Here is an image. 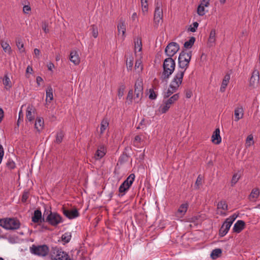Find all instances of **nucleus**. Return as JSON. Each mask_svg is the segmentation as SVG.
Masks as SVG:
<instances>
[{
	"label": "nucleus",
	"instance_id": "obj_31",
	"mask_svg": "<svg viewBox=\"0 0 260 260\" xmlns=\"http://www.w3.org/2000/svg\"><path fill=\"white\" fill-rule=\"evenodd\" d=\"M196 41V38L193 37H191L190 38L189 40L186 42H185L184 44V47L186 49H190L193 46L194 42Z\"/></svg>",
	"mask_w": 260,
	"mask_h": 260
},
{
	"label": "nucleus",
	"instance_id": "obj_59",
	"mask_svg": "<svg viewBox=\"0 0 260 260\" xmlns=\"http://www.w3.org/2000/svg\"><path fill=\"white\" fill-rule=\"evenodd\" d=\"M34 54H35V55L36 57H37L38 58H40V54H41V52H40L39 49H38L37 48H35L34 49Z\"/></svg>",
	"mask_w": 260,
	"mask_h": 260
},
{
	"label": "nucleus",
	"instance_id": "obj_5",
	"mask_svg": "<svg viewBox=\"0 0 260 260\" xmlns=\"http://www.w3.org/2000/svg\"><path fill=\"white\" fill-rule=\"evenodd\" d=\"M30 252L39 256L45 257L47 256L49 252V247L46 245H32L30 247Z\"/></svg>",
	"mask_w": 260,
	"mask_h": 260
},
{
	"label": "nucleus",
	"instance_id": "obj_7",
	"mask_svg": "<svg viewBox=\"0 0 260 260\" xmlns=\"http://www.w3.org/2000/svg\"><path fill=\"white\" fill-rule=\"evenodd\" d=\"M52 251L54 254H56L55 256L51 255V260H71L69 254L65 251L57 247L53 248Z\"/></svg>",
	"mask_w": 260,
	"mask_h": 260
},
{
	"label": "nucleus",
	"instance_id": "obj_17",
	"mask_svg": "<svg viewBox=\"0 0 260 260\" xmlns=\"http://www.w3.org/2000/svg\"><path fill=\"white\" fill-rule=\"evenodd\" d=\"M231 226V225L230 224V223H227L225 221H224L219 230V236L220 237L224 236L229 232Z\"/></svg>",
	"mask_w": 260,
	"mask_h": 260
},
{
	"label": "nucleus",
	"instance_id": "obj_56",
	"mask_svg": "<svg viewBox=\"0 0 260 260\" xmlns=\"http://www.w3.org/2000/svg\"><path fill=\"white\" fill-rule=\"evenodd\" d=\"M200 217L199 215L193 216L188 219V221L190 222H196L198 221Z\"/></svg>",
	"mask_w": 260,
	"mask_h": 260
},
{
	"label": "nucleus",
	"instance_id": "obj_54",
	"mask_svg": "<svg viewBox=\"0 0 260 260\" xmlns=\"http://www.w3.org/2000/svg\"><path fill=\"white\" fill-rule=\"evenodd\" d=\"M133 98V91L132 89H131L128 91V94H127V95L126 97V99L130 101V103H128L129 104H131L132 103Z\"/></svg>",
	"mask_w": 260,
	"mask_h": 260
},
{
	"label": "nucleus",
	"instance_id": "obj_10",
	"mask_svg": "<svg viewBox=\"0 0 260 260\" xmlns=\"http://www.w3.org/2000/svg\"><path fill=\"white\" fill-rule=\"evenodd\" d=\"M180 47L178 44L176 42L170 43L165 48V53L168 57H172L178 51Z\"/></svg>",
	"mask_w": 260,
	"mask_h": 260
},
{
	"label": "nucleus",
	"instance_id": "obj_36",
	"mask_svg": "<svg viewBox=\"0 0 260 260\" xmlns=\"http://www.w3.org/2000/svg\"><path fill=\"white\" fill-rule=\"evenodd\" d=\"M71 234L70 233H66L61 236V240L65 243H69L71 239Z\"/></svg>",
	"mask_w": 260,
	"mask_h": 260
},
{
	"label": "nucleus",
	"instance_id": "obj_3",
	"mask_svg": "<svg viewBox=\"0 0 260 260\" xmlns=\"http://www.w3.org/2000/svg\"><path fill=\"white\" fill-rule=\"evenodd\" d=\"M20 222L16 218L0 219V225L6 230H15L19 229Z\"/></svg>",
	"mask_w": 260,
	"mask_h": 260
},
{
	"label": "nucleus",
	"instance_id": "obj_46",
	"mask_svg": "<svg viewBox=\"0 0 260 260\" xmlns=\"http://www.w3.org/2000/svg\"><path fill=\"white\" fill-rule=\"evenodd\" d=\"M16 45H17L18 48L19 49V50H21V49L23 48L24 45H23V43L22 41L21 38H17L16 40Z\"/></svg>",
	"mask_w": 260,
	"mask_h": 260
},
{
	"label": "nucleus",
	"instance_id": "obj_2",
	"mask_svg": "<svg viewBox=\"0 0 260 260\" xmlns=\"http://www.w3.org/2000/svg\"><path fill=\"white\" fill-rule=\"evenodd\" d=\"M192 56V51L187 52L183 49L178 57V66L181 71H185L189 67V64Z\"/></svg>",
	"mask_w": 260,
	"mask_h": 260
},
{
	"label": "nucleus",
	"instance_id": "obj_49",
	"mask_svg": "<svg viewBox=\"0 0 260 260\" xmlns=\"http://www.w3.org/2000/svg\"><path fill=\"white\" fill-rule=\"evenodd\" d=\"M125 88L124 85L122 84L120 86L118 89V96L119 98H121L124 94V91Z\"/></svg>",
	"mask_w": 260,
	"mask_h": 260
},
{
	"label": "nucleus",
	"instance_id": "obj_58",
	"mask_svg": "<svg viewBox=\"0 0 260 260\" xmlns=\"http://www.w3.org/2000/svg\"><path fill=\"white\" fill-rule=\"evenodd\" d=\"M192 95V92L191 89H186L185 90V96L187 99H189Z\"/></svg>",
	"mask_w": 260,
	"mask_h": 260
},
{
	"label": "nucleus",
	"instance_id": "obj_9",
	"mask_svg": "<svg viewBox=\"0 0 260 260\" xmlns=\"http://www.w3.org/2000/svg\"><path fill=\"white\" fill-rule=\"evenodd\" d=\"M184 73V71L180 70L177 71L170 84L172 87H174V88L178 89L179 86L182 83Z\"/></svg>",
	"mask_w": 260,
	"mask_h": 260
},
{
	"label": "nucleus",
	"instance_id": "obj_22",
	"mask_svg": "<svg viewBox=\"0 0 260 260\" xmlns=\"http://www.w3.org/2000/svg\"><path fill=\"white\" fill-rule=\"evenodd\" d=\"M35 128L37 130L38 132H40L44 127V120L41 117H37L35 124Z\"/></svg>",
	"mask_w": 260,
	"mask_h": 260
},
{
	"label": "nucleus",
	"instance_id": "obj_13",
	"mask_svg": "<svg viewBox=\"0 0 260 260\" xmlns=\"http://www.w3.org/2000/svg\"><path fill=\"white\" fill-rule=\"evenodd\" d=\"M62 211L63 215L70 219L75 218L79 216V213L76 208L68 210L64 207H63L62 208Z\"/></svg>",
	"mask_w": 260,
	"mask_h": 260
},
{
	"label": "nucleus",
	"instance_id": "obj_51",
	"mask_svg": "<svg viewBox=\"0 0 260 260\" xmlns=\"http://www.w3.org/2000/svg\"><path fill=\"white\" fill-rule=\"evenodd\" d=\"M202 177L200 175H199L196 180V183H195V186L196 189H199L200 185L202 184Z\"/></svg>",
	"mask_w": 260,
	"mask_h": 260
},
{
	"label": "nucleus",
	"instance_id": "obj_1",
	"mask_svg": "<svg viewBox=\"0 0 260 260\" xmlns=\"http://www.w3.org/2000/svg\"><path fill=\"white\" fill-rule=\"evenodd\" d=\"M176 67L175 60L171 57L166 58L162 64L163 71L160 79L162 81H167L171 75L174 72Z\"/></svg>",
	"mask_w": 260,
	"mask_h": 260
},
{
	"label": "nucleus",
	"instance_id": "obj_41",
	"mask_svg": "<svg viewBox=\"0 0 260 260\" xmlns=\"http://www.w3.org/2000/svg\"><path fill=\"white\" fill-rule=\"evenodd\" d=\"M91 30H92V35L94 38H96L99 35L98 28L95 25H91Z\"/></svg>",
	"mask_w": 260,
	"mask_h": 260
},
{
	"label": "nucleus",
	"instance_id": "obj_14",
	"mask_svg": "<svg viewBox=\"0 0 260 260\" xmlns=\"http://www.w3.org/2000/svg\"><path fill=\"white\" fill-rule=\"evenodd\" d=\"M107 152V148L104 145H100L98 147L94 154V158L99 160L103 158Z\"/></svg>",
	"mask_w": 260,
	"mask_h": 260
},
{
	"label": "nucleus",
	"instance_id": "obj_62",
	"mask_svg": "<svg viewBox=\"0 0 260 260\" xmlns=\"http://www.w3.org/2000/svg\"><path fill=\"white\" fill-rule=\"evenodd\" d=\"M33 72V70H32V68L31 67H30V66H28L27 68H26V74H28V73H29V74H32Z\"/></svg>",
	"mask_w": 260,
	"mask_h": 260
},
{
	"label": "nucleus",
	"instance_id": "obj_47",
	"mask_svg": "<svg viewBox=\"0 0 260 260\" xmlns=\"http://www.w3.org/2000/svg\"><path fill=\"white\" fill-rule=\"evenodd\" d=\"M6 166L8 169L12 170L16 167L15 163L11 159H9L6 163Z\"/></svg>",
	"mask_w": 260,
	"mask_h": 260
},
{
	"label": "nucleus",
	"instance_id": "obj_27",
	"mask_svg": "<svg viewBox=\"0 0 260 260\" xmlns=\"http://www.w3.org/2000/svg\"><path fill=\"white\" fill-rule=\"evenodd\" d=\"M64 136V134L62 131H59L57 132L56 135V139L54 142L56 144H60L61 143L63 138Z\"/></svg>",
	"mask_w": 260,
	"mask_h": 260
},
{
	"label": "nucleus",
	"instance_id": "obj_44",
	"mask_svg": "<svg viewBox=\"0 0 260 260\" xmlns=\"http://www.w3.org/2000/svg\"><path fill=\"white\" fill-rule=\"evenodd\" d=\"M205 6L200 4L198 7L197 10V13L200 16H203L205 14Z\"/></svg>",
	"mask_w": 260,
	"mask_h": 260
},
{
	"label": "nucleus",
	"instance_id": "obj_4",
	"mask_svg": "<svg viewBox=\"0 0 260 260\" xmlns=\"http://www.w3.org/2000/svg\"><path fill=\"white\" fill-rule=\"evenodd\" d=\"M47 211L48 213L46 215L45 222H48L53 226H56L60 223L63 222L62 217L57 212H52L51 210Z\"/></svg>",
	"mask_w": 260,
	"mask_h": 260
},
{
	"label": "nucleus",
	"instance_id": "obj_60",
	"mask_svg": "<svg viewBox=\"0 0 260 260\" xmlns=\"http://www.w3.org/2000/svg\"><path fill=\"white\" fill-rule=\"evenodd\" d=\"M210 0H203L201 4L207 7L209 5V2Z\"/></svg>",
	"mask_w": 260,
	"mask_h": 260
},
{
	"label": "nucleus",
	"instance_id": "obj_29",
	"mask_svg": "<svg viewBox=\"0 0 260 260\" xmlns=\"http://www.w3.org/2000/svg\"><path fill=\"white\" fill-rule=\"evenodd\" d=\"M48 98L49 99V102H50L53 99V89L51 86H48L46 89V102L48 101Z\"/></svg>",
	"mask_w": 260,
	"mask_h": 260
},
{
	"label": "nucleus",
	"instance_id": "obj_8",
	"mask_svg": "<svg viewBox=\"0 0 260 260\" xmlns=\"http://www.w3.org/2000/svg\"><path fill=\"white\" fill-rule=\"evenodd\" d=\"M161 4L157 2L155 3V8L154 13V26H158L162 20V9L161 8Z\"/></svg>",
	"mask_w": 260,
	"mask_h": 260
},
{
	"label": "nucleus",
	"instance_id": "obj_43",
	"mask_svg": "<svg viewBox=\"0 0 260 260\" xmlns=\"http://www.w3.org/2000/svg\"><path fill=\"white\" fill-rule=\"evenodd\" d=\"M29 196V192L28 190H24L23 192L22 198H21V202L23 203H25L27 199H28Z\"/></svg>",
	"mask_w": 260,
	"mask_h": 260
},
{
	"label": "nucleus",
	"instance_id": "obj_40",
	"mask_svg": "<svg viewBox=\"0 0 260 260\" xmlns=\"http://www.w3.org/2000/svg\"><path fill=\"white\" fill-rule=\"evenodd\" d=\"M259 195V189L257 188L253 189L249 195V197L251 198H257Z\"/></svg>",
	"mask_w": 260,
	"mask_h": 260
},
{
	"label": "nucleus",
	"instance_id": "obj_23",
	"mask_svg": "<svg viewBox=\"0 0 260 260\" xmlns=\"http://www.w3.org/2000/svg\"><path fill=\"white\" fill-rule=\"evenodd\" d=\"M117 29L118 34L121 31L123 38L125 37V34L126 31V26L124 21L120 20L119 23L117 25Z\"/></svg>",
	"mask_w": 260,
	"mask_h": 260
},
{
	"label": "nucleus",
	"instance_id": "obj_34",
	"mask_svg": "<svg viewBox=\"0 0 260 260\" xmlns=\"http://www.w3.org/2000/svg\"><path fill=\"white\" fill-rule=\"evenodd\" d=\"M164 105H161L159 109L161 113H166L170 109L171 105H170L167 101L164 103Z\"/></svg>",
	"mask_w": 260,
	"mask_h": 260
},
{
	"label": "nucleus",
	"instance_id": "obj_42",
	"mask_svg": "<svg viewBox=\"0 0 260 260\" xmlns=\"http://www.w3.org/2000/svg\"><path fill=\"white\" fill-rule=\"evenodd\" d=\"M240 178V175H238V173L234 174L231 181V185L233 186L238 181Z\"/></svg>",
	"mask_w": 260,
	"mask_h": 260
},
{
	"label": "nucleus",
	"instance_id": "obj_20",
	"mask_svg": "<svg viewBox=\"0 0 260 260\" xmlns=\"http://www.w3.org/2000/svg\"><path fill=\"white\" fill-rule=\"evenodd\" d=\"M188 206V205L187 203L181 204L176 212L177 216L181 217L184 215L187 211Z\"/></svg>",
	"mask_w": 260,
	"mask_h": 260
},
{
	"label": "nucleus",
	"instance_id": "obj_63",
	"mask_svg": "<svg viewBox=\"0 0 260 260\" xmlns=\"http://www.w3.org/2000/svg\"><path fill=\"white\" fill-rule=\"evenodd\" d=\"M43 81V79L42 78V77H41L40 76H38L36 78L37 83L38 86L40 85V82H42Z\"/></svg>",
	"mask_w": 260,
	"mask_h": 260
},
{
	"label": "nucleus",
	"instance_id": "obj_55",
	"mask_svg": "<svg viewBox=\"0 0 260 260\" xmlns=\"http://www.w3.org/2000/svg\"><path fill=\"white\" fill-rule=\"evenodd\" d=\"M142 13L145 15L148 11V3H141Z\"/></svg>",
	"mask_w": 260,
	"mask_h": 260
},
{
	"label": "nucleus",
	"instance_id": "obj_50",
	"mask_svg": "<svg viewBox=\"0 0 260 260\" xmlns=\"http://www.w3.org/2000/svg\"><path fill=\"white\" fill-rule=\"evenodd\" d=\"M192 25L193 26H192V25H190V27L188 28V30L194 32L196 31V29L199 26V23L197 22H194L193 23Z\"/></svg>",
	"mask_w": 260,
	"mask_h": 260
},
{
	"label": "nucleus",
	"instance_id": "obj_21",
	"mask_svg": "<svg viewBox=\"0 0 260 260\" xmlns=\"http://www.w3.org/2000/svg\"><path fill=\"white\" fill-rule=\"evenodd\" d=\"M216 41V31L215 29H212L210 31L208 39V44L209 47L212 46Z\"/></svg>",
	"mask_w": 260,
	"mask_h": 260
},
{
	"label": "nucleus",
	"instance_id": "obj_28",
	"mask_svg": "<svg viewBox=\"0 0 260 260\" xmlns=\"http://www.w3.org/2000/svg\"><path fill=\"white\" fill-rule=\"evenodd\" d=\"M178 89L174 88V87H172L171 85H169V87L167 91V92H165L164 94V99H167L170 97L173 93L176 92Z\"/></svg>",
	"mask_w": 260,
	"mask_h": 260
},
{
	"label": "nucleus",
	"instance_id": "obj_45",
	"mask_svg": "<svg viewBox=\"0 0 260 260\" xmlns=\"http://www.w3.org/2000/svg\"><path fill=\"white\" fill-rule=\"evenodd\" d=\"M237 217V215L236 214H234L233 215L231 216L230 217L226 218L225 221L227 223H230V224H231L232 225L233 222L235 221V220L236 219Z\"/></svg>",
	"mask_w": 260,
	"mask_h": 260
},
{
	"label": "nucleus",
	"instance_id": "obj_53",
	"mask_svg": "<svg viewBox=\"0 0 260 260\" xmlns=\"http://www.w3.org/2000/svg\"><path fill=\"white\" fill-rule=\"evenodd\" d=\"M48 24L47 22L44 21L42 22V27L43 30L46 34L48 33L49 31V30L48 28Z\"/></svg>",
	"mask_w": 260,
	"mask_h": 260
},
{
	"label": "nucleus",
	"instance_id": "obj_37",
	"mask_svg": "<svg viewBox=\"0 0 260 260\" xmlns=\"http://www.w3.org/2000/svg\"><path fill=\"white\" fill-rule=\"evenodd\" d=\"M1 46L2 48H3L5 52H9V54H10L12 52L11 48L8 43L7 42H4L3 41H2L1 42Z\"/></svg>",
	"mask_w": 260,
	"mask_h": 260
},
{
	"label": "nucleus",
	"instance_id": "obj_11",
	"mask_svg": "<svg viewBox=\"0 0 260 260\" xmlns=\"http://www.w3.org/2000/svg\"><path fill=\"white\" fill-rule=\"evenodd\" d=\"M259 81V73L257 70H254L249 80V87L251 89L256 88Z\"/></svg>",
	"mask_w": 260,
	"mask_h": 260
},
{
	"label": "nucleus",
	"instance_id": "obj_35",
	"mask_svg": "<svg viewBox=\"0 0 260 260\" xmlns=\"http://www.w3.org/2000/svg\"><path fill=\"white\" fill-rule=\"evenodd\" d=\"M179 98V93H176L170 97L169 99H168L166 101L170 104H173L176 101H177Z\"/></svg>",
	"mask_w": 260,
	"mask_h": 260
},
{
	"label": "nucleus",
	"instance_id": "obj_6",
	"mask_svg": "<svg viewBox=\"0 0 260 260\" xmlns=\"http://www.w3.org/2000/svg\"><path fill=\"white\" fill-rule=\"evenodd\" d=\"M135 178L134 174H131L125 180L119 187V197L123 196L126 192L128 190L131 186L132 185Z\"/></svg>",
	"mask_w": 260,
	"mask_h": 260
},
{
	"label": "nucleus",
	"instance_id": "obj_32",
	"mask_svg": "<svg viewBox=\"0 0 260 260\" xmlns=\"http://www.w3.org/2000/svg\"><path fill=\"white\" fill-rule=\"evenodd\" d=\"M3 84L7 89H9L12 87L11 82L7 74L5 75L4 77Z\"/></svg>",
	"mask_w": 260,
	"mask_h": 260
},
{
	"label": "nucleus",
	"instance_id": "obj_39",
	"mask_svg": "<svg viewBox=\"0 0 260 260\" xmlns=\"http://www.w3.org/2000/svg\"><path fill=\"white\" fill-rule=\"evenodd\" d=\"M134 58L132 55L129 56V58H127L126 61V66L128 70H131L133 66Z\"/></svg>",
	"mask_w": 260,
	"mask_h": 260
},
{
	"label": "nucleus",
	"instance_id": "obj_25",
	"mask_svg": "<svg viewBox=\"0 0 260 260\" xmlns=\"http://www.w3.org/2000/svg\"><path fill=\"white\" fill-rule=\"evenodd\" d=\"M143 82L140 79H138L135 84V92L143 93Z\"/></svg>",
	"mask_w": 260,
	"mask_h": 260
},
{
	"label": "nucleus",
	"instance_id": "obj_57",
	"mask_svg": "<svg viewBox=\"0 0 260 260\" xmlns=\"http://www.w3.org/2000/svg\"><path fill=\"white\" fill-rule=\"evenodd\" d=\"M229 82L225 81L222 80L221 86L220 87V91L224 92L225 90L226 87L227 86Z\"/></svg>",
	"mask_w": 260,
	"mask_h": 260
},
{
	"label": "nucleus",
	"instance_id": "obj_38",
	"mask_svg": "<svg viewBox=\"0 0 260 260\" xmlns=\"http://www.w3.org/2000/svg\"><path fill=\"white\" fill-rule=\"evenodd\" d=\"M228 206L225 201H221L218 203L217 208L221 209L223 210H228Z\"/></svg>",
	"mask_w": 260,
	"mask_h": 260
},
{
	"label": "nucleus",
	"instance_id": "obj_64",
	"mask_svg": "<svg viewBox=\"0 0 260 260\" xmlns=\"http://www.w3.org/2000/svg\"><path fill=\"white\" fill-rule=\"evenodd\" d=\"M230 79V75L229 74H226L225 75V76L224 77L223 80L229 82Z\"/></svg>",
	"mask_w": 260,
	"mask_h": 260
},
{
	"label": "nucleus",
	"instance_id": "obj_16",
	"mask_svg": "<svg viewBox=\"0 0 260 260\" xmlns=\"http://www.w3.org/2000/svg\"><path fill=\"white\" fill-rule=\"evenodd\" d=\"M245 226V223L244 221L241 220H238L234 225L233 232L239 233L244 229Z\"/></svg>",
	"mask_w": 260,
	"mask_h": 260
},
{
	"label": "nucleus",
	"instance_id": "obj_15",
	"mask_svg": "<svg viewBox=\"0 0 260 260\" xmlns=\"http://www.w3.org/2000/svg\"><path fill=\"white\" fill-rule=\"evenodd\" d=\"M36 109L32 106H28L26 111V119L32 121L35 119Z\"/></svg>",
	"mask_w": 260,
	"mask_h": 260
},
{
	"label": "nucleus",
	"instance_id": "obj_12",
	"mask_svg": "<svg viewBox=\"0 0 260 260\" xmlns=\"http://www.w3.org/2000/svg\"><path fill=\"white\" fill-rule=\"evenodd\" d=\"M48 212L46 210L44 213L43 216L42 217V212L40 209H38L34 211L33 216H32V221L34 223H42L45 222L46 216Z\"/></svg>",
	"mask_w": 260,
	"mask_h": 260
},
{
	"label": "nucleus",
	"instance_id": "obj_19",
	"mask_svg": "<svg viewBox=\"0 0 260 260\" xmlns=\"http://www.w3.org/2000/svg\"><path fill=\"white\" fill-rule=\"evenodd\" d=\"M70 60L75 65H78L80 62V58L75 51H71L70 55Z\"/></svg>",
	"mask_w": 260,
	"mask_h": 260
},
{
	"label": "nucleus",
	"instance_id": "obj_26",
	"mask_svg": "<svg viewBox=\"0 0 260 260\" xmlns=\"http://www.w3.org/2000/svg\"><path fill=\"white\" fill-rule=\"evenodd\" d=\"M109 120L107 118H104L101 121L100 127V134H103L104 131L109 126Z\"/></svg>",
	"mask_w": 260,
	"mask_h": 260
},
{
	"label": "nucleus",
	"instance_id": "obj_61",
	"mask_svg": "<svg viewBox=\"0 0 260 260\" xmlns=\"http://www.w3.org/2000/svg\"><path fill=\"white\" fill-rule=\"evenodd\" d=\"M23 11L24 13H27L28 11H30V7L27 5H25L23 8Z\"/></svg>",
	"mask_w": 260,
	"mask_h": 260
},
{
	"label": "nucleus",
	"instance_id": "obj_18",
	"mask_svg": "<svg viewBox=\"0 0 260 260\" xmlns=\"http://www.w3.org/2000/svg\"><path fill=\"white\" fill-rule=\"evenodd\" d=\"M212 141L215 144H219L221 141L220 136V130L218 128H216L212 136Z\"/></svg>",
	"mask_w": 260,
	"mask_h": 260
},
{
	"label": "nucleus",
	"instance_id": "obj_52",
	"mask_svg": "<svg viewBox=\"0 0 260 260\" xmlns=\"http://www.w3.org/2000/svg\"><path fill=\"white\" fill-rule=\"evenodd\" d=\"M157 97V94L155 93L153 89H149V98L151 100H155Z\"/></svg>",
	"mask_w": 260,
	"mask_h": 260
},
{
	"label": "nucleus",
	"instance_id": "obj_33",
	"mask_svg": "<svg viewBox=\"0 0 260 260\" xmlns=\"http://www.w3.org/2000/svg\"><path fill=\"white\" fill-rule=\"evenodd\" d=\"M135 50L138 48V51H141L142 48V39L141 37H138L135 40Z\"/></svg>",
	"mask_w": 260,
	"mask_h": 260
},
{
	"label": "nucleus",
	"instance_id": "obj_30",
	"mask_svg": "<svg viewBox=\"0 0 260 260\" xmlns=\"http://www.w3.org/2000/svg\"><path fill=\"white\" fill-rule=\"evenodd\" d=\"M222 253V250L220 248L215 249L212 250L211 253V257L214 259L219 257Z\"/></svg>",
	"mask_w": 260,
	"mask_h": 260
},
{
	"label": "nucleus",
	"instance_id": "obj_24",
	"mask_svg": "<svg viewBox=\"0 0 260 260\" xmlns=\"http://www.w3.org/2000/svg\"><path fill=\"white\" fill-rule=\"evenodd\" d=\"M234 115L235 117V120L238 121L242 118L243 116V110L242 107H238L234 111Z\"/></svg>",
	"mask_w": 260,
	"mask_h": 260
},
{
	"label": "nucleus",
	"instance_id": "obj_48",
	"mask_svg": "<svg viewBox=\"0 0 260 260\" xmlns=\"http://www.w3.org/2000/svg\"><path fill=\"white\" fill-rule=\"evenodd\" d=\"M0 238H3V239H7L8 240L12 243H15L16 242V238L14 237L9 236L8 237H7L5 235H0Z\"/></svg>",
	"mask_w": 260,
	"mask_h": 260
}]
</instances>
